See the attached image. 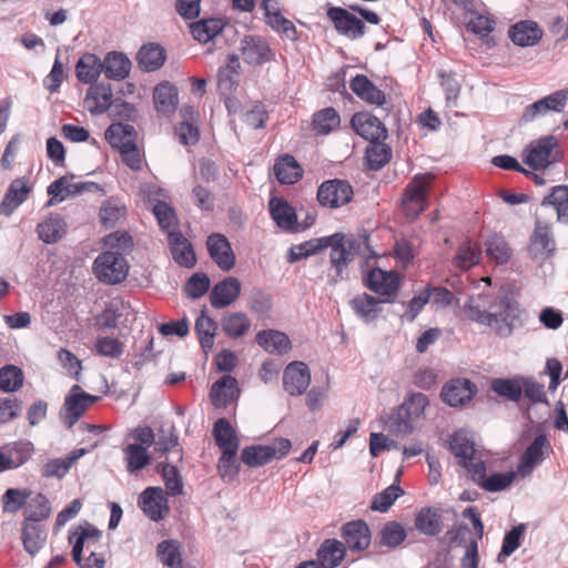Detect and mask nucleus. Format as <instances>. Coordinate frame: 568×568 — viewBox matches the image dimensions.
I'll return each mask as SVG.
<instances>
[{
	"mask_svg": "<svg viewBox=\"0 0 568 568\" xmlns=\"http://www.w3.org/2000/svg\"><path fill=\"white\" fill-rule=\"evenodd\" d=\"M469 320L490 327L501 337L510 336L519 317V305L505 295L477 294L464 306Z\"/></svg>",
	"mask_w": 568,
	"mask_h": 568,
	"instance_id": "obj_1",
	"label": "nucleus"
},
{
	"mask_svg": "<svg viewBox=\"0 0 568 568\" xmlns=\"http://www.w3.org/2000/svg\"><path fill=\"white\" fill-rule=\"evenodd\" d=\"M327 239L326 248H331L329 262L338 277H342L344 268L356 255L368 257L372 254L367 235L345 240L342 233H335Z\"/></svg>",
	"mask_w": 568,
	"mask_h": 568,
	"instance_id": "obj_2",
	"label": "nucleus"
},
{
	"mask_svg": "<svg viewBox=\"0 0 568 568\" xmlns=\"http://www.w3.org/2000/svg\"><path fill=\"white\" fill-rule=\"evenodd\" d=\"M564 149L554 135L531 141L521 153L524 164L534 171L545 172L564 160Z\"/></svg>",
	"mask_w": 568,
	"mask_h": 568,
	"instance_id": "obj_3",
	"label": "nucleus"
},
{
	"mask_svg": "<svg viewBox=\"0 0 568 568\" xmlns=\"http://www.w3.org/2000/svg\"><path fill=\"white\" fill-rule=\"evenodd\" d=\"M100 536V531L91 526H79L70 534L69 541L73 544L72 557L81 568H104L103 556L95 551Z\"/></svg>",
	"mask_w": 568,
	"mask_h": 568,
	"instance_id": "obj_4",
	"label": "nucleus"
},
{
	"mask_svg": "<svg viewBox=\"0 0 568 568\" xmlns=\"http://www.w3.org/2000/svg\"><path fill=\"white\" fill-rule=\"evenodd\" d=\"M94 276L104 284L115 285L123 282L129 273V264L125 257L114 251H105L97 256L93 262Z\"/></svg>",
	"mask_w": 568,
	"mask_h": 568,
	"instance_id": "obj_5",
	"label": "nucleus"
},
{
	"mask_svg": "<svg viewBox=\"0 0 568 568\" xmlns=\"http://www.w3.org/2000/svg\"><path fill=\"white\" fill-rule=\"evenodd\" d=\"M434 175L432 173L416 175L406 186L403 196V211L408 217H416L427 207V192Z\"/></svg>",
	"mask_w": 568,
	"mask_h": 568,
	"instance_id": "obj_6",
	"label": "nucleus"
},
{
	"mask_svg": "<svg viewBox=\"0 0 568 568\" xmlns=\"http://www.w3.org/2000/svg\"><path fill=\"white\" fill-rule=\"evenodd\" d=\"M364 282L368 290L384 297L383 302L392 303L397 297L402 278L395 271L375 267L367 273Z\"/></svg>",
	"mask_w": 568,
	"mask_h": 568,
	"instance_id": "obj_7",
	"label": "nucleus"
},
{
	"mask_svg": "<svg viewBox=\"0 0 568 568\" xmlns=\"http://www.w3.org/2000/svg\"><path fill=\"white\" fill-rule=\"evenodd\" d=\"M316 196L322 206L338 209L353 200L354 190L347 181L333 179L324 181L318 186Z\"/></svg>",
	"mask_w": 568,
	"mask_h": 568,
	"instance_id": "obj_8",
	"label": "nucleus"
},
{
	"mask_svg": "<svg viewBox=\"0 0 568 568\" xmlns=\"http://www.w3.org/2000/svg\"><path fill=\"white\" fill-rule=\"evenodd\" d=\"M99 400L98 396L88 394L79 385H73L64 398L63 422L71 428L85 413V410Z\"/></svg>",
	"mask_w": 568,
	"mask_h": 568,
	"instance_id": "obj_9",
	"label": "nucleus"
},
{
	"mask_svg": "<svg viewBox=\"0 0 568 568\" xmlns=\"http://www.w3.org/2000/svg\"><path fill=\"white\" fill-rule=\"evenodd\" d=\"M556 250L551 224L536 220L535 229L529 239L528 251L534 260L544 261L550 257Z\"/></svg>",
	"mask_w": 568,
	"mask_h": 568,
	"instance_id": "obj_10",
	"label": "nucleus"
},
{
	"mask_svg": "<svg viewBox=\"0 0 568 568\" xmlns=\"http://www.w3.org/2000/svg\"><path fill=\"white\" fill-rule=\"evenodd\" d=\"M101 187L94 182H72L68 176H61L48 186V194L51 196L47 206L63 202L69 196H75L84 192L100 191Z\"/></svg>",
	"mask_w": 568,
	"mask_h": 568,
	"instance_id": "obj_11",
	"label": "nucleus"
},
{
	"mask_svg": "<svg viewBox=\"0 0 568 568\" xmlns=\"http://www.w3.org/2000/svg\"><path fill=\"white\" fill-rule=\"evenodd\" d=\"M143 514L153 521L164 519L170 511L165 491L161 487H148L138 499Z\"/></svg>",
	"mask_w": 568,
	"mask_h": 568,
	"instance_id": "obj_12",
	"label": "nucleus"
},
{
	"mask_svg": "<svg viewBox=\"0 0 568 568\" xmlns=\"http://www.w3.org/2000/svg\"><path fill=\"white\" fill-rule=\"evenodd\" d=\"M567 101V90L555 91L551 94L527 105L521 114V121L528 123L540 115L547 114L548 112H561L566 108Z\"/></svg>",
	"mask_w": 568,
	"mask_h": 568,
	"instance_id": "obj_13",
	"label": "nucleus"
},
{
	"mask_svg": "<svg viewBox=\"0 0 568 568\" xmlns=\"http://www.w3.org/2000/svg\"><path fill=\"white\" fill-rule=\"evenodd\" d=\"M243 60L252 65H261L274 60V52L267 41L260 36H246L241 41Z\"/></svg>",
	"mask_w": 568,
	"mask_h": 568,
	"instance_id": "obj_14",
	"label": "nucleus"
},
{
	"mask_svg": "<svg viewBox=\"0 0 568 568\" xmlns=\"http://www.w3.org/2000/svg\"><path fill=\"white\" fill-rule=\"evenodd\" d=\"M352 128L365 140L381 142L386 139L387 130L381 120L369 112H357L352 116Z\"/></svg>",
	"mask_w": 568,
	"mask_h": 568,
	"instance_id": "obj_15",
	"label": "nucleus"
},
{
	"mask_svg": "<svg viewBox=\"0 0 568 568\" xmlns=\"http://www.w3.org/2000/svg\"><path fill=\"white\" fill-rule=\"evenodd\" d=\"M327 17L334 23L335 29L349 39H358L365 33L364 22L346 9L331 8L327 11Z\"/></svg>",
	"mask_w": 568,
	"mask_h": 568,
	"instance_id": "obj_16",
	"label": "nucleus"
},
{
	"mask_svg": "<svg viewBox=\"0 0 568 568\" xmlns=\"http://www.w3.org/2000/svg\"><path fill=\"white\" fill-rule=\"evenodd\" d=\"M449 449L469 474L477 463L483 462L476 454L473 440L468 438L464 430H457L450 436Z\"/></svg>",
	"mask_w": 568,
	"mask_h": 568,
	"instance_id": "obj_17",
	"label": "nucleus"
},
{
	"mask_svg": "<svg viewBox=\"0 0 568 568\" xmlns=\"http://www.w3.org/2000/svg\"><path fill=\"white\" fill-rule=\"evenodd\" d=\"M549 450L550 444L547 437L542 434L536 436L520 458L518 474L523 477L530 475L534 468L547 457Z\"/></svg>",
	"mask_w": 568,
	"mask_h": 568,
	"instance_id": "obj_18",
	"label": "nucleus"
},
{
	"mask_svg": "<svg viewBox=\"0 0 568 568\" xmlns=\"http://www.w3.org/2000/svg\"><path fill=\"white\" fill-rule=\"evenodd\" d=\"M311 383V372L303 362H293L286 366L283 374L284 389L292 396L302 395Z\"/></svg>",
	"mask_w": 568,
	"mask_h": 568,
	"instance_id": "obj_19",
	"label": "nucleus"
},
{
	"mask_svg": "<svg viewBox=\"0 0 568 568\" xmlns=\"http://www.w3.org/2000/svg\"><path fill=\"white\" fill-rule=\"evenodd\" d=\"M476 392V385L469 379L456 378L443 387L440 396L447 405L457 407L470 402Z\"/></svg>",
	"mask_w": 568,
	"mask_h": 568,
	"instance_id": "obj_20",
	"label": "nucleus"
},
{
	"mask_svg": "<svg viewBox=\"0 0 568 568\" xmlns=\"http://www.w3.org/2000/svg\"><path fill=\"white\" fill-rule=\"evenodd\" d=\"M241 390L235 377L224 375L217 379L211 387L210 399L214 407L222 408L236 402Z\"/></svg>",
	"mask_w": 568,
	"mask_h": 568,
	"instance_id": "obj_21",
	"label": "nucleus"
},
{
	"mask_svg": "<svg viewBox=\"0 0 568 568\" xmlns=\"http://www.w3.org/2000/svg\"><path fill=\"white\" fill-rule=\"evenodd\" d=\"M206 246L211 258L223 271H230L235 265V255L229 240L220 233L207 237Z\"/></svg>",
	"mask_w": 568,
	"mask_h": 568,
	"instance_id": "obj_22",
	"label": "nucleus"
},
{
	"mask_svg": "<svg viewBox=\"0 0 568 568\" xmlns=\"http://www.w3.org/2000/svg\"><path fill=\"white\" fill-rule=\"evenodd\" d=\"M470 475L471 479L487 491H500L507 488L516 476L514 471H507L496 473L487 477L484 462L477 463Z\"/></svg>",
	"mask_w": 568,
	"mask_h": 568,
	"instance_id": "obj_23",
	"label": "nucleus"
},
{
	"mask_svg": "<svg viewBox=\"0 0 568 568\" xmlns=\"http://www.w3.org/2000/svg\"><path fill=\"white\" fill-rule=\"evenodd\" d=\"M239 278L229 276L216 283L210 293V303L214 308H224L233 304L241 293Z\"/></svg>",
	"mask_w": 568,
	"mask_h": 568,
	"instance_id": "obj_24",
	"label": "nucleus"
},
{
	"mask_svg": "<svg viewBox=\"0 0 568 568\" xmlns=\"http://www.w3.org/2000/svg\"><path fill=\"white\" fill-rule=\"evenodd\" d=\"M342 537L351 551H363L371 545V530L364 520L345 524Z\"/></svg>",
	"mask_w": 568,
	"mask_h": 568,
	"instance_id": "obj_25",
	"label": "nucleus"
},
{
	"mask_svg": "<svg viewBox=\"0 0 568 568\" xmlns=\"http://www.w3.org/2000/svg\"><path fill=\"white\" fill-rule=\"evenodd\" d=\"M270 213L276 225L288 232H297L295 209L282 197H272L268 202Z\"/></svg>",
	"mask_w": 568,
	"mask_h": 568,
	"instance_id": "obj_26",
	"label": "nucleus"
},
{
	"mask_svg": "<svg viewBox=\"0 0 568 568\" xmlns=\"http://www.w3.org/2000/svg\"><path fill=\"white\" fill-rule=\"evenodd\" d=\"M349 88L361 100L368 104L382 106L386 103L385 93L364 74L354 77L351 80Z\"/></svg>",
	"mask_w": 568,
	"mask_h": 568,
	"instance_id": "obj_27",
	"label": "nucleus"
},
{
	"mask_svg": "<svg viewBox=\"0 0 568 568\" xmlns=\"http://www.w3.org/2000/svg\"><path fill=\"white\" fill-rule=\"evenodd\" d=\"M112 90L110 85L95 84L88 89L84 104L92 114H102L113 106L112 104Z\"/></svg>",
	"mask_w": 568,
	"mask_h": 568,
	"instance_id": "obj_28",
	"label": "nucleus"
},
{
	"mask_svg": "<svg viewBox=\"0 0 568 568\" xmlns=\"http://www.w3.org/2000/svg\"><path fill=\"white\" fill-rule=\"evenodd\" d=\"M509 38L519 47H532L537 44L541 37L542 30L534 21H520L510 27Z\"/></svg>",
	"mask_w": 568,
	"mask_h": 568,
	"instance_id": "obj_29",
	"label": "nucleus"
},
{
	"mask_svg": "<svg viewBox=\"0 0 568 568\" xmlns=\"http://www.w3.org/2000/svg\"><path fill=\"white\" fill-rule=\"evenodd\" d=\"M30 191L26 179L13 180L0 203V214L10 215L27 200Z\"/></svg>",
	"mask_w": 568,
	"mask_h": 568,
	"instance_id": "obj_30",
	"label": "nucleus"
},
{
	"mask_svg": "<svg viewBox=\"0 0 568 568\" xmlns=\"http://www.w3.org/2000/svg\"><path fill=\"white\" fill-rule=\"evenodd\" d=\"M153 100L159 113L165 115L174 113L179 102L176 87L168 81L159 83L154 89Z\"/></svg>",
	"mask_w": 568,
	"mask_h": 568,
	"instance_id": "obj_31",
	"label": "nucleus"
},
{
	"mask_svg": "<svg viewBox=\"0 0 568 568\" xmlns=\"http://www.w3.org/2000/svg\"><path fill=\"white\" fill-rule=\"evenodd\" d=\"M21 540L24 550L34 556L47 541V531L41 524L22 521Z\"/></svg>",
	"mask_w": 568,
	"mask_h": 568,
	"instance_id": "obj_32",
	"label": "nucleus"
},
{
	"mask_svg": "<svg viewBox=\"0 0 568 568\" xmlns=\"http://www.w3.org/2000/svg\"><path fill=\"white\" fill-rule=\"evenodd\" d=\"M165 59V50L158 43L142 45L136 55L140 69L146 72L160 69L164 64Z\"/></svg>",
	"mask_w": 568,
	"mask_h": 568,
	"instance_id": "obj_33",
	"label": "nucleus"
},
{
	"mask_svg": "<svg viewBox=\"0 0 568 568\" xmlns=\"http://www.w3.org/2000/svg\"><path fill=\"white\" fill-rule=\"evenodd\" d=\"M213 436L222 453L237 452L239 438L226 418H219L213 426Z\"/></svg>",
	"mask_w": 568,
	"mask_h": 568,
	"instance_id": "obj_34",
	"label": "nucleus"
},
{
	"mask_svg": "<svg viewBox=\"0 0 568 568\" xmlns=\"http://www.w3.org/2000/svg\"><path fill=\"white\" fill-rule=\"evenodd\" d=\"M256 343L268 353L285 354L291 349L288 336L275 329L258 332L256 334Z\"/></svg>",
	"mask_w": 568,
	"mask_h": 568,
	"instance_id": "obj_35",
	"label": "nucleus"
},
{
	"mask_svg": "<svg viewBox=\"0 0 568 568\" xmlns=\"http://www.w3.org/2000/svg\"><path fill=\"white\" fill-rule=\"evenodd\" d=\"M274 174L281 184H294L303 175L297 161L288 154L280 156L274 164Z\"/></svg>",
	"mask_w": 568,
	"mask_h": 568,
	"instance_id": "obj_36",
	"label": "nucleus"
},
{
	"mask_svg": "<svg viewBox=\"0 0 568 568\" xmlns=\"http://www.w3.org/2000/svg\"><path fill=\"white\" fill-rule=\"evenodd\" d=\"M345 545L336 539H326L317 550V560L324 568H335L344 559Z\"/></svg>",
	"mask_w": 568,
	"mask_h": 568,
	"instance_id": "obj_37",
	"label": "nucleus"
},
{
	"mask_svg": "<svg viewBox=\"0 0 568 568\" xmlns=\"http://www.w3.org/2000/svg\"><path fill=\"white\" fill-rule=\"evenodd\" d=\"M85 454V448H79L64 458L50 459L42 466L41 474L47 478H62L67 475L71 466Z\"/></svg>",
	"mask_w": 568,
	"mask_h": 568,
	"instance_id": "obj_38",
	"label": "nucleus"
},
{
	"mask_svg": "<svg viewBox=\"0 0 568 568\" xmlns=\"http://www.w3.org/2000/svg\"><path fill=\"white\" fill-rule=\"evenodd\" d=\"M541 206H552L558 222L568 224V185L552 186L549 194L542 199Z\"/></svg>",
	"mask_w": 568,
	"mask_h": 568,
	"instance_id": "obj_39",
	"label": "nucleus"
},
{
	"mask_svg": "<svg viewBox=\"0 0 568 568\" xmlns=\"http://www.w3.org/2000/svg\"><path fill=\"white\" fill-rule=\"evenodd\" d=\"M169 244L173 260L181 266H194L196 258L192 245L180 232L169 236Z\"/></svg>",
	"mask_w": 568,
	"mask_h": 568,
	"instance_id": "obj_40",
	"label": "nucleus"
},
{
	"mask_svg": "<svg viewBox=\"0 0 568 568\" xmlns=\"http://www.w3.org/2000/svg\"><path fill=\"white\" fill-rule=\"evenodd\" d=\"M382 303L384 302L367 293H363L351 301V306L356 315L362 320L365 322H372L381 314Z\"/></svg>",
	"mask_w": 568,
	"mask_h": 568,
	"instance_id": "obj_41",
	"label": "nucleus"
},
{
	"mask_svg": "<svg viewBox=\"0 0 568 568\" xmlns=\"http://www.w3.org/2000/svg\"><path fill=\"white\" fill-rule=\"evenodd\" d=\"M51 515V505L42 494H32L23 510V521L41 524Z\"/></svg>",
	"mask_w": 568,
	"mask_h": 568,
	"instance_id": "obj_42",
	"label": "nucleus"
},
{
	"mask_svg": "<svg viewBox=\"0 0 568 568\" xmlns=\"http://www.w3.org/2000/svg\"><path fill=\"white\" fill-rule=\"evenodd\" d=\"M104 136L112 148L120 151L124 146L135 142L136 131L131 124L118 122L112 123L105 130Z\"/></svg>",
	"mask_w": 568,
	"mask_h": 568,
	"instance_id": "obj_43",
	"label": "nucleus"
},
{
	"mask_svg": "<svg viewBox=\"0 0 568 568\" xmlns=\"http://www.w3.org/2000/svg\"><path fill=\"white\" fill-rule=\"evenodd\" d=\"M221 326L230 338H240L251 328V320L245 313L229 312L221 320Z\"/></svg>",
	"mask_w": 568,
	"mask_h": 568,
	"instance_id": "obj_44",
	"label": "nucleus"
},
{
	"mask_svg": "<svg viewBox=\"0 0 568 568\" xmlns=\"http://www.w3.org/2000/svg\"><path fill=\"white\" fill-rule=\"evenodd\" d=\"M126 215L125 205L118 199L105 200L100 207V222L105 229L114 227L124 221Z\"/></svg>",
	"mask_w": 568,
	"mask_h": 568,
	"instance_id": "obj_45",
	"label": "nucleus"
},
{
	"mask_svg": "<svg viewBox=\"0 0 568 568\" xmlns=\"http://www.w3.org/2000/svg\"><path fill=\"white\" fill-rule=\"evenodd\" d=\"M102 63L93 53L83 54L75 64V74L82 83H93L102 72Z\"/></svg>",
	"mask_w": 568,
	"mask_h": 568,
	"instance_id": "obj_46",
	"label": "nucleus"
},
{
	"mask_svg": "<svg viewBox=\"0 0 568 568\" xmlns=\"http://www.w3.org/2000/svg\"><path fill=\"white\" fill-rule=\"evenodd\" d=\"M102 65L105 77L118 81L125 79L131 70V61L119 52L109 53Z\"/></svg>",
	"mask_w": 568,
	"mask_h": 568,
	"instance_id": "obj_47",
	"label": "nucleus"
},
{
	"mask_svg": "<svg viewBox=\"0 0 568 568\" xmlns=\"http://www.w3.org/2000/svg\"><path fill=\"white\" fill-rule=\"evenodd\" d=\"M481 256L480 246L473 241L463 242L454 257V265L460 270H469L479 263Z\"/></svg>",
	"mask_w": 568,
	"mask_h": 568,
	"instance_id": "obj_48",
	"label": "nucleus"
},
{
	"mask_svg": "<svg viewBox=\"0 0 568 568\" xmlns=\"http://www.w3.org/2000/svg\"><path fill=\"white\" fill-rule=\"evenodd\" d=\"M32 491L27 488H9L1 497L3 513L16 514L20 509L24 510Z\"/></svg>",
	"mask_w": 568,
	"mask_h": 568,
	"instance_id": "obj_49",
	"label": "nucleus"
},
{
	"mask_svg": "<svg viewBox=\"0 0 568 568\" xmlns=\"http://www.w3.org/2000/svg\"><path fill=\"white\" fill-rule=\"evenodd\" d=\"M275 458L271 445H254L242 450L241 459L248 467L263 466Z\"/></svg>",
	"mask_w": 568,
	"mask_h": 568,
	"instance_id": "obj_50",
	"label": "nucleus"
},
{
	"mask_svg": "<svg viewBox=\"0 0 568 568\" xmlns=\"http://www.w3.org/2000/svg\"><path fill=\"white\" fill-rule=\"evenodd\" d=\"M223 21L221 19H202L190 26L191 33L195 40L206 43L213 40L222 30Z\"/></svg>",
	"mask_w": 568,
	"mask_h": 568,
	"instance_id": "obj_51",
	"label": "nucleus"
},
{
	"mask_svg": "<svg viewBox=\"0 0 568 568\" xmlns=\"http://www.w3.org/2000/svg\"><path fill=\"white\" fill-rule=\"evenodd\" d=\"M37 231L43 242L55 243L65 233V223L59 215H50L38 224Z\"/></svg>",
	"mask_w": 568,
	"mask_h": 568,
	"instance_id": "obj_52",
	"label": "nucleus"
},
{
	"mask_svg": "<svg viewBox=\"0 0 568 568\" xmlns=\"http://www.w3.org/2000/svg\"><path fill=\"white\" fill-rule=\"evenodd\" d=\"M415 527L424 535L434 536L442 530V518L436 509L423 508L416 516Z\"/></svg>",
	"mask_w": 568,
	"mask_h": 568,
	"instance_id": "obj_53",
	"label": "nucleus"
},
{
	"mask_svg": "<svg viewBox=\"0 0 568 568\" xmlns=\"http://www.w3.org/2000/svg\"><path fill=\"white\" fill-rule=\"evenodd\" d=\"M24 382L22 369L16 365H6L0 368V389L6 393L18 392Z\"/></svg>",
	"mask_w": 568,
	"mask_h": 568,
	"instance_id": "obj_54",
	"label": "nucleus"
},
{
	"mask_svg": "<svg viewBox=\"0 0 568 568\" xmlns=\"http://www.w3.org/2000/svg\"><path fill=\"white\" fill-rule=\"evenodd\" d=\"M158 468L166 488L165 494L173 497L181 495L183 493V480L179 469L168 463H160Z\"/></svg>",
	"mask_w": 568,
	"mask_h": 568,
	"instance_id": "obj_55",
	"label": "nucleus"
},
{
	"mask_svg": "<svg viewBox=\"0 0 568 568\" xmlns=\"http://www.w3.org/2000/svg\"><path fill=\"white\" fill-rule=\"evenodd\" d=\"M491 389L499 396L513 402H519L523 395L521 378H497L493 381Z\"/></svg>",
	"mask_w": 568,
	"mask_h": 568,
	"instance_id": "obj_56",
	"label": "nucleus"
},
{
	"mask_svg": "<svg viewBox=\"0 0 568 568\" xmlns=\"http://www.w3.org/2000/svg\"><path fill=\"white\" fill-rule=\"evenodd\" d=\"M487 256L498 264H504L511 257V250L505 239L498 234H494L486 241Z\"/></svg>",
	"mask_w": 568,
	"mask_h": 568,
	"instance_id": "obj_57",
	"label": "nucleus"
},
{
	"mask_svg": "<svg viewBox=\"0 0 568 568\" xmlns=\"http://www.w3.org/2000/svg\"><path fill=\"white\" fill-rule=\"evenodd\" d=\"M123 453L125 455L126 468L131 474L144 468L150 463V456L144 446L130 444L124 447Z\"/></svg>",
	"mask_w": 568,
	"mask_h": 568,
	"instance_id": "obj_58",
	"label": "nucleus"
},
{
	"mask_svg": "<svg viewBox=\"0 0 568 568\" xmlns=\"http://www.w3.org/2000/svg\"><path fill=\"white\" fill-rule=\"evenodd\" d=\"M216 328L215 321L204 314H201L195 322V331L200 344L205 352L211 351L213 347Z\"/></svg>",
	"mask_w": 568,
	"mask_h": 568,
	"instance_id": "obj_59",
	"label": "nucleus"
},
{
	"mask_svg": "<svg viewBox=\"0 0 568 568\" xmlns=\"http://www.w3.org/2000/svg\"><path fill=\"white\" fill-rule=\"evenodd\" d=\"M33 452L34 447L31 442H18L8 447L6 453L10 469H16L26 464L31 458Z\"/></svg>",
	"mask_w": 568,
	"mask_h": 568,
	"instance_id": "obj_60",
	"label": "nucleus"
},
{
	"mask_svg": "<svg viewBox=\"0 0 568 568\" xmlns=\"http://www.w3.org/2000/svg\"><path fill=\"white\" fill-rule=\"evenodd\" d=\"M153 213L160 227L168 234V236L178 233V220L173 209L169 204L159 201L153 206Z\"/></svg>",
	"mask_w": 568,
	"mask_h": 568,
	"instance_id": "obj_61",
	"label": "nucleus"
},
{
	"mask_svg": "<svg viewBox=\"0 0 568 568\" xmlns=\"http://www.w3.org/2000/svg\"><path fill=\"white\" fill-rule=\"evenodd\" d=\"M341 119L333 108L323 109L314 114V130L320 134H328L338 128Z\"/></svg>",
	"mask_w": 568,
	"mask_h": 568,
	"instance_id": "obj_62",
	"label": "nucleus"
},
{
	"mask_svg": "<svg viewBox=\"0 0 568 568\" xmlns=\"http://www.w3.org/2000/svg\"><path fill=\"white\" fill-rule=\"evenodd\" d=\"M93 349L101 356L120 358L124 353V344L116 337L99 336L94 342Z\"/></svg>",
	"mask_w": 568,
	"mask_h": 568,
	"instance_id": "obj_63",
	"label": "nucleus"
},
{
	"mask_svg": "<svg viewBox=\"0 0 568 568\" xmlns=\"http://www.w3.org/2000/svg\"><path fill=\"white\" fill-rule=\"evenodd\" d=\"M158 556L164 565L171 568H180L182 565L180 545L176 540L161 541L158 545Z\"/></svg>",
	"mask_w": 568,
	"mask_h": 568,
	"instance_id": "obj_64",
	"label": "nucleus"
}]
</instances>
